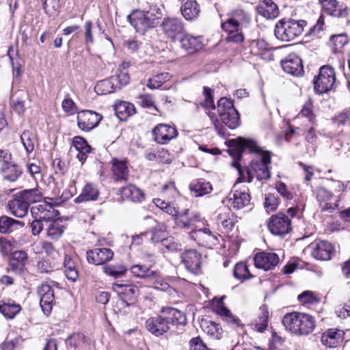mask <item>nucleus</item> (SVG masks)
<instances>
[{"mask_svg":"<svg viewBox=\"0 0 350 350\" xmlns=\"http://www.w3.org/2000/svg\"><path fill=\"white\" fill-rule=\"evenodd\" d=\"M246 149L257 156L250 163V168L247 171L248 182H252L253 176H255L258 180H269L271 178L269 168V164L271 163V153L269 151L264 150L253 139L243 137H239L236 139L235 154H233L234 150L232 149L230 150V154L234 157L232 166L236 167L239 173L241 174L239 161L242 152Z\"/></svg>","mask_w":350,"mask_h":350,"instance_id":"f257e3e1","label":"nucleus"},{"mask_svg":"<svg viewBox=\"0 0 350 350\" xmlns=\"http://www.w3.org/2000/svg\"><path fill=\"white\" fill-rule=\"evenodd\" d=\"M186 324L187 318L184 312L173 308H163L159 314L146 319L144 326L150 333L159 337L167 333L171 325Z\"/></svg>","mask_w":350,"mask_h":350,"instance_id":"f03ea898","label":"nucleus"},{"mask_svg":"<svg viewBox=\"0 0 350 350\" xmlns=\"http://www.w3.org/2000/svg\"><path fill=\"white\" fill-rule=\"evenodd\" d=\"M161 16L160 9L157 6H151L147 11L134 10L127 18L137 31L144 33L148 29L154 27Z\"/></svg>","mask_w":350,"mask_h":350,"instance_id":"7ed1b4c3","label":"nucleus"},{"mask_svg":"<svg viewBox=\"0 0 350 350\" xmlns=\"http://www.w3.org/2000/svg\"><path fill=\"white\" fill-rule=\"evenodd\" d=\"M282 322L286 329L296 335H308L315 327V321L312 316L297 312L285 314Z\"/></svg>","mask_w":350,"mask_h":350,"instance_id":"20e7f679","label":"nucleus"},{"mask_svg":"<svg viewBox=\"0 0 350 350\" xmlns=\"http://www.w3.org/2000/svg\"><path fill=\"white\" fill-rule=\"evenodd\" d=\"M306 25L307 22L304 20L282 18L276 23L274 34L282 41H292L302 34Z\"/></svg>","mask_w":350,"mask_h":350,"instance_id":"39448f33","label":"nucleus"},{"mask_svg":"<svg viewBox=\"0 0 350 350\" xmlns=\"http://www.w3.org/2000/svg\"><path fill=\"white\" fill-rule=\"evenodd\" d=\"M298 208L291 207L287 209V214L278 213L273 215L269 219L267 226L271 234L277 236H284L292 230L291 219L297 214Z\"/></svg>","mask_w":350,"mask_h":350,"instance_id":"423d86ee","label":"nucleus"},{"mask_svg":"<svg viewBox=\"0 0 350 350\" xmlns=\"http://www.w3.org/2000/svg\"><path fill=\"white\" fill-rule=\"evenodd\" d=\"M336 74L329 66H323L317 77L314 79V90L318 94L327 93L336 88Z\"/></svg>","mask_w":350,"mask_h":350,"instance_id":"0eeeda50","label":"nucleus"},{"mask_svg":"<svg viewBox=\"0 0 350 350\" xmlns=\"http://www.w3.org/2000/svg\"><path fill=\"white\" fill-rule=\"evenodd\" d=\"M217 111L221 120L228 128L233 129L239 126V114L230 99L220 98L217 102Z\"/></svg>","mask_w":350,"mask_h":350,"instance_id":"6e6552de","label":"nucleus"},{"mask_svg":"<svg viewBox=\"0 0 350 350\" xmlns=\"http://www.w3.org/2000/svg\"><path fill=\"white\" fill-rule=\"evenodd\" d=\"M101 114L90 110H84L77 115L78 127L85 132H89L96 127L101 121Z\"/></svg>","mask_w":350,"mask_h":350,"instance_id":"1a4fd4ad","label":"nucleus"},{"mask_svg":"<svg viewBox=\"0 0 350 350\" xmlns=\"http://www.w3.org/2000/svg\"><path fill=\"white\" fill-rule=\"evenodd\" d=\"M190 237L199 245L208 248H212L218 243L217 236L208 228L193 230Z\"/></svg>","mask_w":350,"mask_h":350,"instance_id":"9d476101","label":"nucleus"},{"mask_svg":"<svg viewBox=\"0 0 350 350\" xmlns=\"http://www.w3.org/2000/svg\"><path fill=\"white\" fill-rule=\"evenodd\" d=\"M154 139L161 144H167L178 135V131L174 126L165 124H158L152 131Z\"/></svg>","mask_w":350,"mask_h":350,"instance_id":"9b49d317","label":"nucleus"},{"mask_svg":"<svg viewBox=\"0 0 350 350\" xmlns=\"http://www.w3.org/2000/svg\"><path fill=\"white\" fill-rule=\"evenodd\" d=\"M113 290L118 295L123 304L130 306L139 295V289L132 284L114 283Z\"/></svg>","mask_w":350,"mask_h":350,"instance_id":"f8f14e48","label":"nucleus"},{"mask_svg":"<svg viewBox=\"0 0 350 350\" xmlns=\"http://www.w3.org/2000/svg\"><path fill=\"white\" fill-rule=\"evenodd\" d=\"M281 66L284 72L293 76H301L304 68L301 58L295 53H291L281 61Z\"/></svg>","mask_w":350,"mask_h":350,"instance_id":"ddd939ff","label":"nucleus"},{"mask_svg":"<svg viewBox=\"0 0 350 350\" xmlns=\"http://www.w3.org/2000/svg\"><path fill=\"white\" fill-rule=\"evenodd\" d=\"M28 254L23 250L12 252L9 260V270L16 274H22L26 269Z\"/></svg>","mask_w":350,"mask_h":350,"instance_id":"4468645a","label":"nucleus"},{"mask_svg":"<svg viewBox=\"0 0 350 350\" xmlns=\"http://www.w3.org/2000/svg\"><path fill=\"white\" fill-rule=\"evenodd\" d=\"M254 265L256 268L269 271L273 269L279 262V257L275 253L260 252L255 255Z\"/></svg>","mask_w":350,"mask_h":350,"instance_id":"2eb2a0df","label":"nucleus"},{"mask_svg":"<svg viewBox=\"0 0 350 350\" xmlns=\"http://www.w3.org/2000/svg\"><path fill=\"white\" fill-rule=\"evenodd\" d=\"M311 247V255L317 260H330L334 254V246L326 241H319L312 244Z\"/></svg>","mask_w":350,"mask_h":350,"instance_id":"dca6fc26","label":"nucleus"},{"mask_svg":"<svg viewBox=\"0 0 350 350\" xmlns=\"http://www.w3.org/2000/svg\"><path fill=\"white\" fill-rule=\"evenodd\" d=\"M113 252L109 248H95L88 250L86 258L88 262L95 265H103L112 259Z\"/></svg>","mask_w":350,"mask_h":350,"instance_id":"f3484780","label":"nucleus"},{"mask_svg":"<svg viewBox=\"0 0 350 350\" xmlns=\"http://www.w3.org/2000/svg\"><path fill=\"white\" fill-rule=\"evenodd\" d=\"M182 262L191 273L198 274L200 272L201 255L195 250H189L182 254Z\"/></svg>","mask_w":350,"mask_h":350,"instance_id":"a211bd4d","label":"nucleus"},{"mask_svg":"<svg viewBox=\"0 0 350 350\" xmlns=\"http://www.w3.org/2000/svg\"><path fill=\"white\" fill-rule=\"evenodd\" d=\"M38 293L40 297V305L45 314H49L53 308L54 291L47 284H42L38 287Z\"/></svg>","mask_w":350,"mask_h":350,"instance_id":"6ab92c4d","label":"nucleus"},{"mask_svg":"<svg viewBox=\"0 0 350 350\" xmlns=\"http://www.w3.org/2000/svg\"><path fill=\"white\" fill-rule=\"evenodd\" d=\"M161 26L165 33L172 39H175L185 31L182 21L176 18L164 19Z\"/></svg>","mask_w":350,"mask_h":350,"instance_id":"aec40b11","label":"nucleus"},{"mask_svg":"<svg viewBox=\"0 0 350 350\" xmlns=\"http://www.w3.org/2000/svg\"><path fill=\"white\" fill-rule=\"evenodd\" d=\"M325 13L328 15L344 18L348 15V8L346 5H339L336 0H319Z\"/></svg>","mask_w":350,"mask_h":350,"instance_id":"412c9836","label":"nucleus"},{"mask_svg":"<svg viewBox=\"0 0 350 350\" xmlns=\"http://www.w3.org/2000/svg\"><path fill=\"white\" fill-rule=\"evenodd\" d=\"M221 28L227 33L226 40L228 42L239 44L244 42L243 27L224 22Z\"/></svg>","mask_w":350,"mask_h":350,"instance_id":"4be33fe9","label":"nucleus"},{"mask_svg":"<svg viewBox=\"0 0 350 350\" xmlns=\"http://www.w3.org/2000/svg\"><path fill=\"white\" fill-rule=\"evenodd\" d=\"M8 208L12 215L22 218L27 214L29 206L19 197V193H16L14 198L8 201Z\"/></svg>","mask_w":350,"mask_h":350,"instance_id":"5701e85b","label":"nucleus"},{"mask_svg":"<svg viewBox=\"0 0 350 350\" xmlns=\"http://www.w3.org/2000/svg\"><path fill=\"white\" fill-rule=\"evenodd\" d=\"M229 202L231 206L235 210H240L251 205L250 195L245 192L235 190L229 194Z\"/></svg>","mask_w":350,"mask_h":350,"instance_id":"b1692460","label":"nucleus"},{"mask_svg":"<svg viewBox=\"0 0 350 350\" xmlns=\"http://www.w3.org/2000/svg\"><path fill=\"white\" fill-rule=\"evenodd\" d=\"M256 11L267 19H274L279 15L278 6L272 0H261L256 6Z\"/></svg>","mask_w":350,"mask_h":350,"instance_id":"393cba45","label":"nucleus"},{"mask_svg":"<svg viewBox=\"0 0 350 350\" xmlns=\"http://www.w3.org/2000/svg\"><path fill=\"white\" fill-rule=\"evenodd\" d=\"M174 219L177 226L189 229L200 221V215L196 212L187 209L184 213H178Z\"/></svg>","mask_w":350,"mask_h":350,"instance_id":"a878e982","label":"nucleus"},{"mask_svg":"<svg viewBox=\"0 0 350 350\" xmlns=\"http://www.w3.org/2000/svg\"><path fill=\"white\" fill-rule=\"evenodd\" d=\"M344 332L338 329H329L321 336V342L329 347H337L343 339Z\"/></svg>","mask_w":350,"mask_h":350,"instance_id":"bb28decb","label":"nucleus"},{"mask_svg":"<svg viewBox=\"0 0 350 350\" xmlns=\"http://www.w3.org/2000/svg\"><path fill=\"white\" fill-rule=\"evenodd\" d=\"M111 163L112 165V176L114 180H126L129 176V170L126 161H121L113 158Z\"/></svg>","mask_w":350,"mask_h":350,"instance_id":"cd10ccee","label":"nucleus"},{"mask_svg":"<svg viewBox=\"0 0 350 350\" xmlns=\"http://www.w3.org/2000/svg\"><path fill=\"white\" fill-rule=\"evenodd\" d=\"M183 17L187 20L197 18L200 12V8L196 0H183L180 8Z\"/></svg>","mask_w":350,"mask_h":350,"instance_id":"c85d7f7f","label":"nucleus"},{"mask_svg":"<svg viewBox=\"0 0 350 350\" xmlns=\"http://www.w3.org/2000/svg\"><path fill=\"white\" fill-rule=\"evenodd\" d=\"M181 47L189 53H193L202 47L200 37L193 36L190 34L184 35L180 39Z\"/></svg>","mask_w":350,"mask_h":350,"instance_id":"c756f323","label":"nucleus"},{"mask_svg":"<svg viewBox=\"0 0 350 350\" xmlns=\"http://www.w3.org/2000/svg\"><path fill=\"white\" fill-rule=\"evenodd\" d=\"M24 226L23 222L6 215L0 217V233L9 234Z\"/></svg>","mask_w":350,"mask_h":350,"instance_id":"7c9ffc66","label":"nucleus"},{"mask_svg":"<svg viewBox=\"0 0 350 350\" xmlns=\"http://www.w3.org/2000/svg\"><path fill=\"white\" fill-rule=\"evenodd\" d=\"M18 193H19V197L23 199L29 206L31 204L40 202L43 198V193L39 187L24 189Z\"/></svg>","mask_w":350,"mask_h":350,"instance_id":"2f4dec72","label":"nucleus"},{"mask_svg":"<svg viewBox=\"0 0 350 350\" xmlns=\"http://www.w3.org/2000/svg\"><path fill=\"white\" fill-rule=\"evenodd\" d=\"M99 195L96 185L92 183H87L83 188L81 194L77 198V202L96 200Z\"/></svg>","mask_w":350,"mask_h":350,"instance_id":"473e14b6","label":"nucleus"},{"mask_svg":"<svg viewBox=\"0 0 350 350\" xmlns=\"http://www.w3.org/2000/svg\"><path fill=\"white\" fill-rule=\"evenodd\" d=\"M189 188L196 197L208 194L213 189L211 183L204 179H198L193 181L190 184Z\"/></svg>","mask_w":350,"mask_h":350,"instance_id":"72a5a7b5","label":"nucleus"},{"mask_svg":"<svg viewBox=\"0 0 350 350\" xmlns=\"http://www.w3.org/2000/svg\"><path fill=\"white\" fill-rule=\"evenodd\" d=\"M116 80V79L115 78L110 77L109 79L97 82L94 88L95 92L100 95L108 94L114 92L118 90L115 83Z\"/></svg>","mask_w":350,"mask_h":350,"instance_id":"f704fd0d","label":"nucleus"},{"mask_svg":"<svg viewBox=\"0 0 350 350\" xmlns=\"http://www.w3.org/2000/svg\"><path fill=\"white\" fill-rule=\"evenodd\" d=\"M1 172L5 179L14 182L17 180L21 174V169L16 165L7 162L1 165Z\"/></svg>","mask_w":350,"mask_h":350,"instance_id":"c9c22d12","label":"nucleus"},{"mask_svg":"<svg viewBox=\"0 0 350 350\" xmlns=\"http://www.w3.org/2000/svg\"><path fill=\"white\" fill-rule=\"evenodd\" d=\"M115 113L120 120H126L128 117L135 113V109L133 104L127 102H122L114 107Z\"/></svg>","mask_w":350,"mask_h":350,"instance_id":"e433bc0d","label":"nucleus"},{"mask_svg":"<svg viewBox=\"0 0 350 350\" xmlns=\"http://www.w3.org/2000/svg\"><path fill=\"white\" fill-rule=\"evenodd\" d=\"M250 16L247 12L243 10H236L232 12L231 16L225 22L245 27L250 23Z\"/></svg>","mask_w":350,"mask_h":350,"instance_id":"4c0bfd02","label":"nucleus"},{"mask_svg":"<svg viewBox=\"0 0 350 350\" xmlns=\"http://www.w3.org/2000/svg\"><path fill=\"white\" fill-rule=\"evenodd\" d=\"M260 314L253 323L254 328L258 332H263L268 325L269 311L266 306L260 308Z\"/></svg>","mask_w":350,"mask_h":350,"instance_id":"58836bf2","label":"nucleus"},{"mask_svg":"<svg viewBox=\"0 0 350 350\" xmlns=\"http://www.w3.org/2000/svg\"><path fill=\"white\" fill-rule=\"evenodd\" d=\"M120 191L123 196L135 202H139L144 199L142 191L133 185L122 187Z\"/></svg>","mask_w":350,"mask_h":350,"instance_id":"ea45409f","label":"nucleus"},{"mask_svg":"<svg viewBox=\"0 0 350 350\" xmlns=\"http://www.w3.org/2000/svg\"><path fill=\"white\" fill-rule=\"evenodd\" d=\"M64 266V273L66 278L72 282L76 281L78 278L79 274L76 269L75 262L70 256H65Z\"/></svg>","mask_w":350,"mask_h":350,"instance_id":"a19ab883","label":"nucleus"},{"mask_svg":"<svg viewBox=\"0 0 350 350\" xmlns=\"http://www.w3.org/2000/svg\"><path fill=\"white\" fill-rule=\"evenodd\" d=\"M21 141L27 153H31L34 150L37 139L33 132L24 131L21 135Z\"/></svg>","mask_w":350,"mask_h":350,"instance_id":"79ce46f5","label":"nucleus"},{"mask_svg":"<svg viewBox=\"0 0 350 350\" xmlns=\"http://www.w3.org/2000/svg\"><path fill=\"white\" fill-rule=\"evenodd\" d=\"M65 227L58 221H53L49 224L46 229V235L53 240H57L64 233Z\"/></svg>","mask_w":350,"mask_h":350,"instance_id":"37998d69","label":"nucleus"},{"mask_svg":"<svg viewBox=\"0 0 350 350\" xmlns=\"http://www.w3.org/2000/svg\"><path fill=\"white\" fill-rule=\"evenodd\" d=\"M348 38L345 33L333 35L330 38L329 44L334 53L340 52L348 43Z\"/></svg>","mask_w":350,"mask_h":350,"instance_id":"c03bdc74","label":"nucleus"},{"mask_svg":"<svg viewBox=\"0 0 350 350\" xmlns=\"http://www.w3.org/2000/svg\"><path fill=\"white\" fill-rule=\"evenodd\" d=\"M171 76L168 72H161L150 78L147 82V87L150 89L159 88L164 83L168 81Z\"/></svg>","mask_w":350,"mask_h":350,"instance_id":"a18cd8bd","label":"nucleus"},{"mask_svg":"<svg viewBox=\"0 0 350 350\" xmlns=\"http://www.w3.org/2000/svg\"><path fill=\"white\" fill-rule=\"evenodd\" d=\"M161 245L165 249V252L177 253L180 252L183 250L182 244L174 237H170L162 240Z\"/></svg>","mask_w":350,"mask_h":350,"instance_id":"49530a36","label":"nucleus"},{"mask_svg":"<svg viewBox=\"0 0 350 350\" xmlns=\"http://www.w3.org/2000/svg\"><path fill=\"white\" fill-rule=\"evenodd\" d=\"M233 275L234 278L241 281L252 278V275L250 273L247 265L243 262L236 264Z\"/></svg>","mask_w":350,"mask_h":350,"instance_id":"de8ad7c7","label":"nucleus"},{"mask_svg":"<svg viewBox=\"0 0 350 350\" xmlns=\"http://www.w3.org/2000/svg\"><path fill=\"white\" fill-rule=\"evenodd\" d=\"M102 269L105 274L114 278L122 277L126 271V269L121 264L105 265Z\"/></svg>","mask_w":350,"mask_h":350,"instance_id":"09e8293b","label":"nucleus"},{"mask_svg":"<svg viewBox=\"0 0 350 350\" xmlns=\"http://www.w3.org/2000/svg\"><path fill=\"white\" fill-rule=\"evenodd\" d=\"M21 308L20 305L15 304H3L0 305L1 313L8 319L14 318L18 314Z\"/></svg>","mask_w":350,"mask_h":350,"instance_id":"8fccbe9b","label":"nucleus"},{"mask_svg":"<svg viewBox=\"0 0 350 350\" xmlns=\"http://www.w3.org/2000/svg\"><path fill=\"white\" fill-rule=\"evenodd\" d=\"M232 217V213L228 209L226 213H221L217 216V221L220 222L222 226L227 230H232L234 226L235 220Z\"/></svg>","mask_w":350,"mask_h":350,"instance_id":"3c124183","label":"nucleus"},{"mask_svg":"<svg viewBox=\"0 0 350 350\" xmlns=\"http://www.w3.org/2000/svg\"><path fill=\"white\" fill-rule=\"evenodd\" d=\"M165 226L163 224H159L153 227L150 232H148V233H149L148 238L152 243H156L160 241L162 243V240L165 239L163 234Z\"/></svg>","mask_w":350,"mask_h":350,"instance_id":"603ef678","label":"nucleus"},{"mask_svg":"<svg viewBox=\"0 0 350 350\" xmlns=\"http://www.w3.org/2000/svg\"><path fill=\"white\" fill-rule=\"evenodd\" d=\"M43 8L46 14L51 16H56L58 15L61 8L59 0H51L49 3H47L46 0H44Z\"/></svg>","mask_w":350,"mask_h":350,"instance_id":"864d4df0","label":"nucleus"},{"mask_svg":"<svg viewBox=\"0 0 350 350\" xmlns=\"http://www.w3.org/2000/svg\"><path fill=\"white\" fill-rule=\"evenodd\" d=\"M300 116L307 118L308 119V121L312 124L314 123L315 116L314 115L312 111V105L310 100L306 102L303 106L301 110L298 114V117Z\"/></svg>","mask_w":350,"mask_h":350,"instance_id":"5fc2aeb1","label":"nucleus"},{"mask_svg":"<svg viewBox=\"0 0 350 350\" xmlns=\"http://www.w3.org/2000/svg\"><path fill=\"white\" fill-rule=\"evenodd\" d=\"M131 272L137 277L146 278L154 274V271L144 265H136L131 268Z\"/></svg>","mask_w":350,"mask_h":350,"instance_id":"6e6d98bb","label":"nucleus"},{"mask_svg":"<svg viewBox=\"0 0 350 350\" xmlns=\"http://www.w3.org/2000/svg\"><path fill=\"white\" fill-rule=\"evenodd\" d=\"M298 300L303 304H313L319 301L315 294L310 291H304L300 294L298 296Z\"/></svg>","mask_w":350,"mask_h":350,"instance_id":"4d7b16f0","label":"nucleus"},{"mask_svg":"<svg viewBox=\"0 0 350 350\" xmlns=\"http://www.w3.org/2000/svg\"><path fill=\"white\" fill-rule=\"evenodd\" d=\"M278 204L279 200L274 194L269 193L266 195L264 206L267 212L275 211Z\"/></svg>","mask_w":350,"mask_h":350,"instance_id":"13d9d810","label":"nucleus"},{"mask_svg":"<svg viewBox=\"0 0 350 350\" xmlns=\"http://www.w3.org/2000/svg\"><path fill=\"white\" fill-rule=\"evenodd\" d=\"M49 216L46 217L44 214L43 216H40L38 219L36 218L31 223V232L33 235H38L43 229V221H47Z\"/></svg>","mask_w":350,"mask_h":350,"instance_id":"bf43d9fd","label":"nucleus"},{"mask_svg":"<svg viewBox=\"0 0 350 350\" xmlns=\"http://www.w3.org/2000/svg\"><path fill=\"white\" fill-rule=\"evenodd\" d=\"M8 55L10 58V63L12 64L13 70H16L17 74L18 75L21 64L20 63V59L17 55V53L13 49V47L9 48L8 51Z\"/></svg>","mask_w":350,"mask_h":350,"instance_id":"052dcab7","label":"nucleus"},{"mask_svg":"<svg viewBox=\"0 0 350 350\" xmlns=\"http://www.w3.org/2000/svg\"><path fill=\"white\" fill-rule=\"evenodd\" d=\"M275 189L280 195L285 200H292L293 193L288 190L286 185L282 182H277L275 183Z\"/></svg>","mask_w":350,"mask_h":350,"instance_id":"680f3d73","label":"nucleus"},{"mask_svg":"<svg viewBox=\"0 0 350 350\" xmlns=\"http://www.w3.org/2000/svg\"><path fill=\"white\" fill-rule=\"evenodd\" d=\"M204 96L205 100L203 105L206 108L215 109V105L213 102V90L208 87H204Z\"/></svg>","mask_w":350,"mask_h":350,"instance_id":"e2e57ef3","label":"nucleus"},{"mask_svg":"<svg viewBox=\"0 0 350 350\" xmlns=\"http://www.w3.org/2000/svg\"><path fill=\"white\" fill-rule=\"evenodd\" d=\"M112 78H115L116 80L115 83L118 89H120L122 86L127 85L130 81V77L129 74L120 72L118 75L111 76Z\"/></svg>","mask_w":350,"mask_h":350,"instance_id":"0e129e2a","label":"nucleus"},{"mask_svg":"<svg viewBox=\"0 0 350 350\" xmlns=\"http://www.w3.org/2000/svg\"><path fill=\"white\" fill-rule=\"evenodd\" d=\"M73 146L77 151L92 150L88 142L81 137H75L73 139Z\"/></svg>","mask_w":350,"mask_h":350,"instance_id":"69168bd1","label":"nucleus"},{"mask_svg":"<svg viewBox=\"0 0 350 350\" xmlns=\"http://www.w3.org/2000/svg\"><path fill=\"white\" fill-rule=\"evenodd\" d=\"M206 329L208 334L211 335V336L217 339L221 338L222 330L221 327H219L218 324L213 322H211L210 325L207 326Z\"/></svg>","mask_w":350,"mask_h":350,"instance_id":"338daca9","label":"nucleus"},{"mask_svg":"<svg viewBox=\"0 0 350 350\" xmlns=\"http://www.w3.org/2000/svg\"><path fill=\"white\" fill-rule=\"evenodd\" d=\"M336 314L341 319H346L350 317V300L345 302L342 307H339L336 311Z\"/></svg>","mask_w":350,"mask_h":350,"instance_id":"774afa93","label":"nucleus"}]
</instances>
